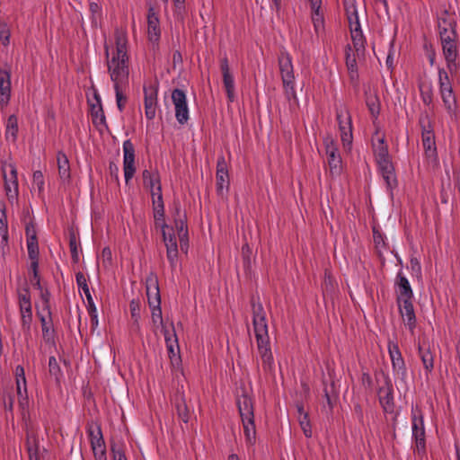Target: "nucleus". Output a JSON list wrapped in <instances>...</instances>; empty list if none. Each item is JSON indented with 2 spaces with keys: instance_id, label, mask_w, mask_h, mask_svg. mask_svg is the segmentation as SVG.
I'll return each instance as SVG.
<instances>
[{
  "instance_id": "nucleus-30",
  "label": "nucleus",
  "mask_w": 460,
  "mask_h": 460,
  "mask_svg": "<svg viewBox=\"0 0 460 460\" xmlns=\"http://www.w3.org/2000/svg\"><path fill=\"white\" fill-rule=\"evenodd\" d=\"M175 228L178 233L179 239H185V237L188 235V228L186 225V216L184 214H181V208L179 206L175 208Z\"/></svg>"
},
{
  "instance_id": "nucleus-54",
  "label": "nucleus",
  "mask_w": 460,
  "mask_h": 460,
  "mask_svg": "<svg viewBox=\"0 0 460 460\" xmlns=\"http://www.w3.org/2000/svg\"><path fill=\"white\" fill-rule=\"evenodd\" d=\"M164 335L166 342V348L169 347V345L175 346V344H178L177 335L174 330H172L171 333L168 330L164 329Z\"/></svg>"
},
{
  "instance_id": "nucleus-48",
  "label": "nucleus",
  "mask_w": 460,
  "mask_h": 460,
  "mask_svg": "<svg viewBox=\"0 0 460 460\" xmlns=\"http://www.w3.org/2000/svg\"><path fill=\"white\" fill-rule=\"evenodd\" d=\"M28 256L31 261L39 259V244L37 241H27Z\"/></svg>"
},
{
  "instance_id": "nucleus-44",
  "label": "nucleus",
  "mask_w": 460,
  "mask_h": 460,
  "mask_svg": "<svg viewBox=\"0 0 460 460\" xmlns=\"http://www.w3.org/2000/svg\"><path fill=\"white\" fill-rule=\"evenodd\" d=\"M320 7L312 9V20L316 31H318L323 25V16L320 13Z\"/></svg>"
},
{
  "instance_id": "nucleus-31",
  "label": "nucleus",
  "mask_w": 460,
  "mask_h": 460,
  "mask_svg": "<svg viewBox=\"0 0 460 460\" xmlns=\"http://www.w3.org/2000/svg\"><path fill=\"white\" fill-rule=\"evenodd\" d=\"M57 162L60 179L62 181L68 180L70 178V166L66 155L62 152H58Z\"/></svg>"
},
{
  "instance_id": "nucleus-28",
  "label": "nucleus",
  "mask_w": 460,
  "mask_h": 460,
  "mask_svg": "<svg viewBox=\"0 0 460 460\" xmlns=\"http://www.w3.org/2000/svg\"><path fill=\"white\" fill-rule=\"evenodd\" d=\"M379 402L385 411H392L394 406L393 390L391 385L383 386L378 391Z\"/></svg>"
},
{
  "instance_id": "nucleus-36",
  "label": "nucleus",
  "mask_w": 460,
  "mask_h": 460,
  "mask_svg": "<svg viewBox=\"0 0 460 460\" xmlns=\"http://www.w3.org/2000/svg\"><path fill=\"white\" fill-rule=\"evenodd\" d=\"M18 133V119L15 115H11L7 119L5 136L6 138H12L15 141Z\"/></svg>"
},
{
  "instance_id": "nucleus-60",
  "label": "nucleus",
  "mask_w": 460,
  "mask_h": 460,
  "mask_svg": "<svg viewBox=\"0 0 460 460\" xmlns=\"http://www.w3.org/2000/svg\"><path fill=\"white\" fill-rule=\"evenodd\" d=\"M166 257L168 261L170 262L172 270H174L178 266V252H166Z\"/></svg>"
},
{
  "instance_id": "nucleus-4",
  "label": "nucleus",
  "mask_w": 460,
  "mask_h": 460,
  "mask_svg": "<svg viewBox=\"0 0 460 460\" xmlns=\"http://www.w3.org/2000/svg\"><path fill=\"white\" fill-rule=\"evenodd\" d=\"M439 38L447 68L454 75L460 67L458 36L454 29L443 28L439 31Z\"/></svg>"
},
{
  "instance_id": "nucleus-13",
  "label": "nucleus",
  "mask_w": 460,
  "mask_h": 460,
  "mask_svg": "<svg viewBox=\"0 0 460 460\" xmlns=\"http://www.w3.org/2000/svg\"><path fill=\"white\" fill-rule=\"evenodd\" d=\"M324 143L330 173L332 176H338L341 174L342 170L341 158L338 152V148L332 138H326Z\"/></svg>"
},
{
  "instance_id": "nucleus-1",
  "label": "nucleus",
  "mask_w": 460,
  "mask_h": 460,
  "mask_svg": "<svg viewBox=\"0 0 460 460\" xmlns=\"http://www.w3.org/2000/svg\"><path fill=\"white\" fill-rule=\"evenodd\" d=\"M115 46L105 45L108 72L114 84H128V36L124 28H117L114 33Z\"/></svg>"
},
{
  "instance_id": "nucleus-26",
  "label": "nucleus",
  "mask_w": 460,
  "mask_h": 460,
  "mask_svg": "<svg viewBox=\"0 0 460 460\" xmlns=\"http://www.w3.org/2000/svg\"><path fill=\"white\" fill-rule=\"evenodd\" d=\"M397 286H398V297L397 302H402V300H411L413 296L412 289L411 285L401 272L397 275Z\"/></svg>"
},
{
  "instance_id": "nucleus-7",
  "label": "nucleus",
  "mask_w": 460,
  "mask_h": 460,
  "mask_svg": "<svg viewBox=\"0 0 460 460\" xmlns=\"http://www.w3.org/2000/svg\"><path fill=\"white\" fill-rule=\"evenodd\" d=\"M439 94L447 112L454 116L457 111V102L453 91L448 73L445 68L438 69Z\"/></svg>"
},
{
  "instance_id": "nucleus-55",
  "label": "nucleus",
  "mask_w": 460,
  "mask_h": 460,
  "mask_svg": "<svg viewBox=\"0 0 460 460\" xmlns=\"http://www.w3.org/2000/svg\"><path fill=\"white\" fill-rule=\"evenodd\" d=\"M420 90L422 102L426 105H429L433 101V93L431 88L428 87L426 90H424L422 87H420Z\"/></svg>"
},
{
  "instance_id": "nucleus-38",
  "label": "nucleus",
  "mask_w": 460,
  "mask_h": 460,
  "mask_svg": "<svg viewBox=\"0 0 460 460\" xmlns=\"http://www.w3.org/2000/svg\"><path fill=\"white\" fill-rule=\"evenodd\" d=\"M79 246L80 242L75 233H71L69 235V248L71 252L72 260L75 263L79 261Z\"/></svg>"
},
{
  "instance_id": "nucleus-34",
  "label": "nucleus",
  "mask_w": 460,
  "mask_h": 460,
  "mask_svg": "<svg viewBox=\"0 0 460 460\" xmlns=\"http://www.w3.org/2000/svg\"><path fill=\"white\" fill-rule=\"evenodd\" d=\"M91 113L93 117V122L95 126H104L106 127V119L102 110V107L100 103L97 105H93L91 109Z\"/></svg>"
},
{
  "instance_id": "nucleus-59",
  "label": "nucleus",
  "mask_w": 460,
  "mask_h": 460,
  "mask_svg": "<svg viewBox=\"0 0 460 460\" xmlns=\"http://www.w3.org/2000/svg\"><path fill=\"white\" fill-rule=\"evenodd\" d=\"M16 382H22L24 393H26V378L24 374V368L22 366L15 367Z\"/></svg>"
},
{
  "instance_id": "nucleus-49",
  "label": "nucleus",
  "mask_w": 460,
  "mask_h": 460,
  "mask_svg": "<svg viewBox=\"0 0 460 460\" xmlns=\"http://www.w3.org/2000/svg\"><path fill=\"white\" fill-rule=\"evenodd\" d=\"M88 303V313L91 317V323L93 327H96L98 325V319H97V309L93 303V297L91 296V300H87Z\"/></svg>"
},
{
  "instance_id": "nucleus-50",
  "label": "nucleus",
  "mask_w": 460,
  "mask_h": 460,
  "mask_svg": "<svg viewBox=\"0 0 460 460\" xmlns=\"http://www.w3.org/2000/svg\"><path fill=\"white\" fill-rule=\"evenodd\" d=\"M33 186L38 188L40 193L43 191L44 176L40 171H35L33 172Z\"/></svg>"
},
{
  "instance_id": "nucleus-61",
  "label": "nucleus",
  "mask_w": 460,
  "mask_h": 460,
  "mask_svg": "<svg viewBox=\"0 0 460 460\" xmlns=\"http://www.w3.org/2000/svg\"><path fill=\"white\" fill-rule=\"evenodd\" d=\"M415 439V449L418 455H424L426 452L425 438H414Z\"/></svg>"
},
{
  "instance_id": "nucleus-12",
  "label": "nucleus",
  "mask_w": 460,
  "mask_h": 460,
  "mask_svg": "<svg viewBox=\"0 0 460 460\" xmlns=\"http://www.w3.org/2000/svg\"><path fill=\"white\" fill-rule=\"evenodd\" d=\"M172 101L175 109L177 121L183 125L189 120V108L185 93L181 89H174L172 93Z\"/></svg>"
},
{
  "instance_id": "nucleus-23",
  "label": "nucleus",
  "mask_w": 460,
  "mask_h": 460,
  "mask_svg": "<svg viewBox=\"0 0 460 460\" xmlns=\"http://www.w3.org/2000/svg\"><path fill=\"white\" fill-rule=\"evenodd\" d=\"M146 296L149 306L161 304L158 280L154 274H150L146 278Z\"/></svg>"
},
{
  "instance_id": "nucleus-32",
  "label": "nucleus",
  "mask_w": 460,
  "mask_h": 460,
  "mask_svg": "<svg viewBox=\"0 0 460 460\" xmlns=\"http://www.w3.org/2000/svg\"><path fill=\"white\" fill-rule=\"evenodd\" d=\"M419 354L427 372H431L434 367V357L429 348L419 346Z\"/></svg>"
},
{
  "instance_id": "nucleus-25",
  "label": "nucleus",
  "mask_w": 460,
  "mask_h": 460,
  "mask_svg": "<svg viewBox=\"0 0 460 460\" xmlns=\"http://www.w3.org/2000/svg\"><path fill=\"white\" fill-rule=\"evenodd\" d=\"M37 315L41 323L43 339L48 342L52 341L54 338V329L51 314L48 315L47 313L43 311H38Z\"/></svg>"
},
{
  "instance_id": "nucleus-17",
  "label": "nucleus",
  "mask_w": 460,
  "mask_h": 460,
  "mask_svg": "<svg viewBox=\"0 0 460 460\" xmlns=\"http://www.w3.org/2000/svg\"><path fill=\"white\" fill-rule=\"evenodd\" d=\"M145 93V114L147 119L155 117L157 105V87L154 84L144 86Z\"/></svg>"
},
{
  "instance_id": "nucleus-64",
  "label": "nucleus",
  "mask_w": 460,
  "mask_h": 460,
  "mask_svg": "<svg viewBox=\"0 0 460 460\" xmlns=\"http://www.w3.org/2000/svg\"><path fill=\"white\" fill-rule=\"evenodd\" d=\"M373 238H374V243L376 247L385 245V241H384V238H383L381 233H379L377 230H376V228L373 229Z\"/></svg>"
},
{
  "instance_id": "nucleus-14",
  "label": "nucleus",
  "mask_w": 460,
  "mask_h": 460,
  "mask_svg": "<svg viewBox=\"0 0 460 460\" xmlns=\"http://www.w3.org/2000/svg\"><path fill=\"white\" fill-rule=\"evenodd\" d=\"M123 169L126 183H128L135 174V148L130 140H126L123 143Z\"/></svg>"
},
{
  "instance_id": "nucleus-43",
  "label": "nucleus",
  "mask_w": 460,
  "mask_h": 460,
  "mask_svg": "<svg viewBox=\"0 0 460 460\" xmlns=\"http://www.w3.org/2000/svg\"><path fill=\"white\" fill-rule=\"evenodd\" d=\"M300 427L306 438H310L312 436V429L310 420L308 419V414H303L302 416H297Z\"/></svg>"
},
{
  "instance_id": "nucleus-41",
  "label": "nucleus",
  "mask_w": 460,
  "mask_h": 460,
  "mask_svg": "<svg viewBox=\"0 0 460 460\" xmlns=\"http://www.w3.org/2000/svg\"><path fill=\"white\" fill-rule=\"evenodd\" d=\"M75 279H76V284H77L78 288L84 291V293L86 296V299L91 300L92 296H91L90 289L87 285L86 278L84 277V275L82 272H77L75 274Z\"/></svg>"
},
{
  "instance_id": "nucleus-18",
  "label": "nucleus",
  "mask_w": 460,
  "mask_h": 460,
  "mask_svg": "<svg viewBox=\"0 0 460 460\" xmlns=\"http://www.w3.org/2000/svg\"><path fill=\"white\" fill-rule=\"evenodd\" d=\"M11 98V72L6 68H0V107H6Z\"/></svg>"
},
{
  "instance_id": "nucleus-58",
  "label": "nucleus",
  "mask_w": 460,
  "mask_h": 460,
  "mask_svg": "<svg viewBox=\"0 0 460 460\" xmlns=\"http://www.w3.org/2000/svg\"><path fill=\"white\" fill-rule=\"evenodd\" d=\"M27 449L30 454V458L32 459V455L37 453V440L35 437H28Z\"/></svg>"
},
{
  "instance_id": "nucleus-3",
  "label": "nucleus",
  "mask_w": 460,
  "mask_h": 460,
  "mask_svg": "<svg viewBox=\"0 0 460 460\" xmlns=\"http://www.w3.org/2000/svg\"><path fill=\"white\" fill-rule=\"evenodd\" d=\"M376 138H373V150L376 161L379 170L388 188L396 186L397 181L394 173V168L388 153V146L385 142V137L376 133Z\"/></svg>"
},
{
  "instance_id": "nucleus-52",
  "label": "nucleus",
  "mask_w": 460,
  "mask_h": 460,
  "mask_svg": "<svg viewBox=\"0 0 460 460\" xmlns=\"http://www.w3.org/2000/svg\"><path fill=\"white\" fill-rule=\"evenodd\" d=\"M49 296H50V294L48 290H45V291L41 290L40 298L42 301V308L40 311L47 313L48 315L50 314V312H51L50 305H49Z\"/></svg>"
},
{
  "instance_id": "nucleus-35",
  "label": "nucleus",
  "mask_w": 460,
  "mask_h": 460,
  "mask_svg": "<svg viewBox=\"0 0 460 460\" xmlns=\"http://www.w3.org/2000/svg\"><path fill=\"white\" fill-rule=\"evenodd\" d=\"M176 411L181 420H182L184 423H187L189 421L190 413L186 404V402L182 396L177 399Z\"/></svg>"
},
{
  "instance_id": "nucleus-19",
  "label": "nucleus",
  "mask_w": 460,
  "mask_h": 460,
  "mask_svg": "<svg viewBox=\"0 0 460 460\" xmlns=\"http://www.w3.org/2000/svg\"><path fill=\"white\" fill-rule=\"evenodd\" d=\"M350 31L353 43V48L351 49L357 53L358 58H363L365 56V38L358 21L354 24H350Z\"/></svg>"
},
{
  "instance_id": "nucleus-47",
  "label": "nucleus",
  "mask_w": 460,
  "mask_h": 460,
  "mask_svg": "<svg viewBox=\"0 0 460 460\" xmlns=\"http://www.w3.org/2000/svg\"><path fill=\"white\" fill-rule=\"evenodd\" d=\"M49 371L57 380L61 376V370L55 357H50L49 359Z\"/></svg>"
},
{
  "instance_id": "nucleus-40",
  "label": "nucleus",
  "mask_w": 460,
  "mask_h": 460,
  "mask_svg": "<svg viewBox=\"0 0 460 460\" xmlns=\"http://www.w3.org/2000/svg\"><path fill=\"white\" fill-rule=\"evenodd\" d=\"M127 86H128V84H114L117 106L120 111H123L126 102H127V97L123 93V90Z\"/></svg>"
},
{
  "instance_id": "nucleus-5",
  "label": "nucleus",
  "mask_w": 460,
  "mask_h": 460,
  "mask_svg": "<svg viewBox=\"0 0 460 460\" xmlns=\"http://www.w3.org/2000/svg\"><path fill=\"white\" fill-rule=\"evenodd\" d=\"M236 403L242 419L246 441L249 444H253L255 442L256 429L252 399L243 392L241 395H238Z\"/></svg>"
},
{
  "instance_id": "nucleus-39",
  "label": "nucleus",
  "mask_w": 460,
  "mask_h": 460,
  "mask_svg": "<svg viewBox=\"0 0 460 460\" xmlns=\"http://www.w3.org/2000/svg\"><path fill=\"white\" fill-rule=\"evenodd\" d=\"M223 83L227 94V99L229 102H234V77L232 75H223Z\"/></svg>"
},
{
  "instance_id": "nucleus-6",
  "label": "nucleus",
  "mask_w": 460,
  "mask_h": 460,
  "mask_svg": "<svg viewBox=\"0 0 460 460\" xmlns=\"http://www.w3.org/2000/svg\"><path fill=\"white\" fill-rule=\"evenodd\" d=\"M279 67L287 99L288 101H296L294 67L292 58L287 51L280 52L279 56Z\"/></svg>"
},
{
  "instance_id": "nucleus-51",
  "label": "nucleus",
  "mask_w": 460,
  "mask_h": 460,
  "mask_svg": "<svg viewBox=\"0 0 460 460\" xmlns=\"http://www.w3.org/2000/svg\"><path fill=\"white\" fill-rule=\"evenodd\" d=\"M152 308V321L155 323L163 325V316L160 305H155L150 306Z\"/></svg>"
},
{
  "instance_id": "nucleus-53",
  "label": "nucleus",
  "mask_w": 460,
  "mask_h": 460,
  "mask_svg": "<svg viewBox=\"0 0 460 460\" xmlns=\"http://www.w3.org/2000/svg\"><path fill=\"white\" fill-rule=\"evenodd\" d=\"M131 317L134 319L135 323H138L140 318V306L139 303L136 300H132L129 304Z\"/></svg>"
},
{
  "instance_id": "nucleus-16",
  "label": "nucleus",
  "mask_w": 460,
  "mask_h": 460,
  "mask_svg": "<svg viewBox=\"0 0 460 460\" xmlns=\"http://www.w3.org/2000/svg\"><path fill=\"white\" fill-rule=\"evenodd\" d=\"M89 437L95 460H106V448L101 428L97 427L95 431L90 429Z\"/></svg>"
},
{
  "instance_id": "nucleus-20",
  "label": "nucleus",
  "mask_w": 460,
  "mask_h": 460,
  "mask_svg": "<svg viewBox=\"0 0 460 460\" xmlns=\"http://www.w3.org/2000/svg\"><path fill=\"white\" fill-rule=\"evenodd\" d=\"M160 22L154 7H149L147 14V35L152 42H157L160 39Z\"/></svg>"
},
{
  "instance_id": "nucleus-27",
  "label": "nucleus",
  "mask_w": 460,
  "mask_h": 460,
  "mask_svg": "<svg viewBox=\"0 0 460 460\" xmlns=\"http://www.w3.org/2000/svg\"><path fill=\"white\" fill-rule=\"evenodd\" d=\"M357 59H359L357 53L352 50L350 46L346 49V66L351 81L358 79V64Z\"/></svg>"
},
{
  "instance_id": "nucleus-62",
  "label": "nucleus",
  "mask_w": 460,
  "mask_h": 460,
  "mask_svg": "<svg viewBox=\"0 0 460 460\" xmlns=\"http://www.w3.org/2000/svg\"><path fill=\"white\" fill-rule=\"evenodd\" d=\"M175 6V13L178 17L182 18L185 9V0H172Z\"/></svg>"
},
{
  "instance_id": "nucleus-22",
  "label": "nucleus",
  "mask_w": 460,
  "mask_h": 460,
  "mask_svg": "<svg viewBox=\"0 0 460 460\" xmlns=\"http://www.w3.org/2000/svg\"><path fill=\"white\" fill-rule=\"evenodd\" d=\"M401 316L404 323L412 332L416 325V316L411 300L398 302Z\"/></svg>"
},
{
  "instance_id": "nucleus-8",
  "label": "nucleus",
  "mask_w": 460,
  "mask_h": 460,
  "mask_svg": "<svg viewBox=\"0 0 460 460\" xmlns=\"http://www.w3.org/2000/svg\"><path fill=\"white\" fill-rule=\"evenodd\" d=\"M420 124L422 128V146L427 157L435 159L437 156V148L435 143V135L428 114H423L420 118Z\"/></svg>"
},
{
  "instance_id": "nucleus-63",
  "label": "nucleus",
  "mask_w": 460,
  "mask_h": 460,
  "mask_svg": "<svg viewBox=\"0 0 460 460\" xmlns=\"http://www.w3.org/2000/svg\"><path fill=\"white\" fill-rule=\"evenodd\" d=\"M4 405L6 410L12 411L13 405V397L10 394L3 395Z\"/></svg>"
},
{
  "instance_id": "nucleus-57",
  "label": "nucleus",
  "mask_w": 460,
  "mask_h": 460,
  "mask_svg": "<svg viewBox=\"0 0 460 460\" xmlns=\"http://www.w3.org/2000/svg\"><path fill=\"white\" fill-rule=\"evenodd\" d=\"M111 452L114 460H127L125 453L120 446L111 445Z\"/></svg>"
},
{
  "instance_id": "nucleus-24",
  "label": "nucleus",
  "mask_w": 460,
  "mask_h": 460,
  "mask_svg": "<svg viewBox=\"0 0 460 460\" xmlns=\"http://www.w3.org/2000/svg\"><path fill=\"white\" fill-rule=\"evenodd\" d=\"M388 351L392 361L393 368L395 372L404 374L405 363L402 357L399 347L394 342H389Z\"/></svg>"
},
{
  "instance_id": "nucleus-33",
  "label": "nucleus",
  "mask_w": 460,
  "mask_h": 460,
  "mask_svg": "<svg viewBox=\"0 0 460 460\" xmlns=\"http://www.w3.org/2000/svg\"><path fill=\"white\" fill-rule=\"evenodd\" d=\"M366 104L370 111L373 118H376L380 111L379 99L376 94L367 93Z\"/></svg>"
},
{
  "instance_id": "nucleus-37",
  "label": "nucleus",
  "mask_w": 460,
  "mask_h": 460,
  "mask_svg": "<svg viewBox=\"0 0 460 460\" xmlns=\"http://www.w3.org/2000/svg\"><path fill=\"white\" fill-rule=\"evenodd\" d=\"M412 435L414 438H425V429L423 426V420L421 417L418 418L416 415H413Z\"/></svg>"
},
{
  "instance_id": "nucleus-11",
  "label": "nucleus",
  "mask_w": 460,
  "mask_h": 460,
  "mask_svg": "<svg viewBox=\"0 0 460 460\" xmlns=\"http://www.w3.org/2000/svg\"><path fill=\"white\" fill-rule=\"evenodd\" d=\"M336 118L339 124V129L341 133V139L343 146L350 147L352 143V123L351 117L349 111L346 108H340L336 110Z\"/></svg>"
},
{
  "instance_id": "nucleus-9",
  "label": "nucleus",
  "mask_w": 460,
  "mask_h": 460,
  "mask_svg": "<svg viewBox=\"0 0 460 460\" xmlns=\"http://www.w3.org/2000/svg\"><path fill=\"white\" fill-rule=\"evenodd\" d=\"M4 190L9 201L17 199L19 193L17 170L13 164H4L2 166Z\"/></svg>"
},
{
  "instance_id": "nucleus-56",
  "label": "nucleus",
  "mask_w": 460,
  "mask_h": 460,
  "mask_svg": "<svg viewBox=\"0 0 460 460\" xmlns=\"http://www.w3.org/2000/svg\"><path fill=\"white\" fill-rule=\"evenodd\" d=\"M27 241H37V232L33 223H29L25 227Z\"/></svg>"
},
{
  "instance_id": "nucleus-45",
  "label": "nucleus",
  "mask_w": 460,
  "mask_h": 460,
  "mask_svg": "<svg viewBox=\"0 0 460 460\" xmlns=\"http://www.w3.org/2000/svg\"><path fill=\"white\" fill-rule=\"evenodd\" d=\"M11 31L5 22H0V41L4 46H8L10 43Z\"/></svg>"
},
{
  "instance_id": "nucleus-10",
  "label": "nucleus",
  "mask_w": 460,
  "mask_h": 460,
  "mask_svg": "<svg viewBox=\"0 0 460 460\" xmlns=\"http://www.w3.org/2000/svg\"><path fill=\"white\" fill-rule=\"evenodd\" d=\"M18 303L22 329L29 332L32 322V311L31 294L28 288H23L18 290Z\"/></svg>"
},
{
  "instance_id": "nucleus-15",
  "label": "nucleus",
  "mask_w": 460,
  "mask_h": 460,
  "mask_svg": "<svg viewBox=\"0 0 460 460\" xmlns=\"http://www.w3.org/2000/svg\"><path fill=\"white\" fill-rule=\"evenodd\" d=\"M216 180L217 192L219 196H224L225 191L229 187L227 164L224 156H220L217 159Z\"/></svg>"
},
{
  "instance_id": "nucleus-46",
  "label": "nucleus",
  "mask_w": 460,
  "mask_h": 460,
  "mask_svg": "<svg viewBox=\"0 0 460 460\" xmlns=\"http://www.w3.org/2000/svg\"><path fill=\"white\" fill-rule=\"evenodd\" d=\"M0 249L2 254L4 255L9 251L8 245V227L0 229Z\"/></svg>"
},
{
  "instance_id": "nucleus-21",
  "label": "nucleus",
  "mask_w": 460,
  "mask_h": 460,
  "mask_svg": "<svg viewBox=\"0 0 460 460\" xmlns=\"http://www.w3.org/2000/svg\"><path fill=\"white\" fill-rule=\"evenodd\" d=\"M153 211H154V218L155 223L159 225L162 228H164L166 226L164 222V205L163 200L162 190L157 188V191L153 193Z\"/></svg>"
},
{
  "instance_id": "nucleus-42",
  "label": "nucleus",
  "mask_w": 460,
  "mask_h": 460,
  "mask_svg": "<svg viewBox=\"0 0 460 460\" xmlns=\"http://www.w3.org/2000/svg\"><path fill=\"white\" fill-rule=\"evenodd\" d=\"M164 242L166 246V252L173 251L178 252L176 238L173 234H167L165 231H163Z\"/></svg>"
},
{
  "instance_id": "nucleus-29",
  "label": "nucleus",
  "mask_w": 460,
  "mask_h": 460,
  "mask_svg": "<svg viewBox=\"0 0 460 460\" xmlns=\"http://www.w3.org/2000/svg\"><path fill=\"white\" fill-rule=\"evenodd\" d=\"M145 187L150 190L151 195L157 191V188L162 190L160 178L157 173L145 170L142 173Z\"/></svg>"
},
{
  "instance_id": "nucleus-2",
  "label": "nucleus",
  "mask_w": 460,
  "mask_h": 460,
  "mask_svg": "<svg viewBox=\"0 0 460 460\" xmlns=\"http://www.w3.org/2000/svg\"><path fill=\"white\" fill-rule=\"evenodd\" d=\"M252 325L256 338L257 348L262 361L264 370H270L273 365V356L270 345L266 312L259 299H251Z\"/></svg>"
}]
</instances>
